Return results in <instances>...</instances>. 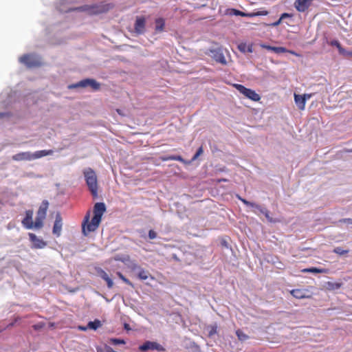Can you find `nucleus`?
<instances>
[{"instance_id": "26", "label": "nucleus", "mask_w": 352, "mask_h": 352, "mask_svg": "<svg viewBox=\"0 0 352 352\" xmlns=\"http://www.w3.org/2000/svg\"><path fill=\"white\" fill-rule=\"evenodd\" d=\"M161 159L162 161L175 160L181 162H184V159L180 155H168L166 157H162Z\"/></svg>"}, {"instance_id": "9", "label": "nucleus", "mask_w": 352, "mask_h": 352, "mask_svg": "<svg viewBox=\"0 0 352 352\" xmlns=\"http://www.w3.org/2000/svg\"><path fill=\"white\" fill-rule=\"evenodd\" d=\"M63 227V219L60 213L56 215L55 221L53 226L52 233L56 236H60Z\"/></svg>"}, {"instance_id": "4", "label": "nucleus", "mask_w": 352, "mask_h": 352, "mask_svg": "<svg viewBox=\"0 0 352 352\" xmlns=\"http://www.w3.org/2000/svg\"><path fill=\"white\" fill-rule=\"evenodd\" d=\"M90 87L94 91H98L100 88V84L93 78H85L75 84L69 85V89H74L78 87L85 88Z\"/></svg>"}, {"instance_id": "51", "label": "nucleus", "mask_w": 352, "mask_h": 352, "mask_svg": "<svg viewBox=\"0 0 352 352\" xmlns=\"http://www.w3.org/2000/svg\"><path fill=\"white\" fill-rule=\"evenodd\" d=\"M226 179H222L219 180V182H226Z\"/></svg>"}, {"instance_id": "52", "label": "nucleus", "mask_w": 352, "mask_h": 352, "mask_svg": "<svg viewBox=\"0 0 352 352\" xmlns=\"http://www.w3.org/2000/svg\"><path fill=\"white\" fill-rule=\"evenodd\" d=\"M117 112L120 114V109H117Z\"/></svg>"}, {"instance_id": "14", "label": "nucleus", "mask_w": 352, "mask_h": 352, "mask_svg": "<svg viewBox=\"0 0 352 352\" xmlns=\"http://www.w3.org/2000/svg\"><path fill=\"white\" fill-rule=\"evenodd\" d=\"M213 58L218 63L222 65H226L227 61L223 54L219 50H214L212 51Z\"/></svg>"}, {"instance_id": "42", "label": "nucleus", "mask_w": 352, "mask_h": 352, "mask_svg": "<svg viewBox=\"0 0 352 352\" xmlns=\"http://www.w3.org/2000/svg\"><path fill=\"white\" fill-rule=\"evenodd\" d=\"M78 329L80 331H87L89 329L88 324L87 326H78Z\"/></svg>"}, {"instance_id": "6", "label": "nucleus", "mask_w": 352, "mask_h": 352, "mask_svg": "<svg viewBox=\"0 0 352 352\" xmlns=\"http://www.w3.org/2000/svg\"><path fill=\"white\" fill-rule=\"evenodd\" d=\"M19 61L29 68L41 65L40 59L32 54H24L19 58Z\"/></svg>"}, {"instance_id": "7", "label": "nucleus", "mask_w": 352, "mask_h": 352, "mask_svg": "<svg viewBox=\"0 0 352 352\" xmlns=\"http://www.w3.org/2000/svg\"><path fill=\"white\" fill-rule=\"evenodd\" d=\"M139 350L141 352H145L148 350L164 351L165 349L164 346L156 342L146 341L143 344L139 346Z\"/></svg>"}, {"instance_id": "43", "label": "nucleus", "mask_w": 352, "mask_h": 352, "mask_svg": "<svg viewBox=\"0 0 352 352\" xmlns=\"http://www.w3.org/2000/svg\"><path fill=\"white\" fill-rule=\"evenodd\" d=\"M281 20L279 19L278 21H276V22L274 23H272V24H270V25H272V26H278L279 25L280 23H281Z\"/></svg>"}, {"instance_id": "27", "label": "nucleus", "mask_w": 352, "mask_h": 352, "mask_svg": "<svg viewBox=\"0 0 352 352\" xmlns=\"http://www.w3.org/2000/svg\"><path fill=\"white\" fill-rule=\"evenodd\" d=\"M342 285V284L341 283H333V282H327V289L329 290L338 289L341 287Z\"/></svg>"}, {"instance_id": "8", "label": "nucleus", "mask_w": 352, "mask_h": 352, "mask_svg": "<svg viewBox=\"0 0 352 352\" xmlns=\"http://www.w3.org/2000/svg\"><path fill=\"white\" fill-rule=\"evenodd\" d=\"M28 236L30 241L32 243V248L41 249L47 245V243L42 239L38 238L36 234L33 233H29Z\"/></svg>"}, {"instance_id": "1", "label": "nucleus", "mask_w": 352, "mask_h": 352, "mask_svg": "<svg viewBox=\"0 0 352 352\" xmlns=\"http://www.w3.org/2000/svg\"><path fill=\"white\" fill-rule=\"evenodd\" d=\"M105 211L106 206L104 203H96L94 206V217L91 222H89V212H87L82 223V232L85 236H87L90 232L97 230Z\"/></svg>"}, {"instance_id": "18", "label": "nucleus", "mask_w": 352, "mask_h": 352, "mask_svg": "<svg viewBox=\"0 0 352 352\" xmlns=\"http://www.w3.org/2000/svg\"><path fill=\"white\" fill-rule=\"evenodd\" d=\"M303 273H324L327 274L329 272V270L326 268H317V267H309V268H305L301 270Z\"/></svg>"}, {"instance_id": "38", "label": "nucleus", "mask_w": 352, "mask_h": 352, "mask_svg": "<svg viewBox=\"0 0 352 352\" xmlns=\"http://www.w3.org/2000/svg\"><path fill=\"white\" fill-rule=\"evenodd\" d=\"M203 152H204L203 147L200 146L197 149V151L196 153L195 154V155L193 156L192 160H195L196 159H197L198 157L200 156L203 153Z\"/></svg>"}, {"instance_id": "11", "label": "nucleus", "mask_w": 352, "mask_h": 352, "mask_svg": "<svg viewBox=\"0 0 352 352\" xmlns=\"http://www.w3.org/2000/svg\"><path fill=\"white\" fill-rule=\"evenodd\" d=\"M146 21L143 16H138L134 25L135 32L138 34H142L145 32Z\"/></svg>"}, {"instance_id": "10", "label": "nucleus", "mask_w": 352, "mask_h": 352, "mask_svg": "<svg viewBox=\"0 0 352 352\" xmlns=\"http://www.w3.org/2000/svg\"><path fill=\"white\" fill-rule=\"evenodd\" d=\"M312 1L313 0H296L294 7L298 12H304L310 7Z\"/></svg>"}, {"instance_id": "24", "label": "nucleus", "mask_w": 352, "mask_h": 352, "mask_svg": "<svg viewBox=\"0 0 352 352\" xmlns=\"http://www.w3.org/2000/svg\"><path fill=\"white\" fill-rule=\"evenodd\" d=\"M238 49L240 52L243 53L245 52H252V45H248L245 43H241L238 45Z\"/></svg>"}, {"instance_id": "48", "label": "nucleus", "mask_w": 352, "mask_h": 352, "mask_svg": "<svg viewBox=\"0 0 352 352\" xmlns=\"http://www.w3.org/2000/svg\"><path fill=\"white\" fill-rule=\"evenodd\" d=\"M290 54L294 55V56H300V55L298 54H297L296 52H294V51H288Z\"/></svg>"}, {"instance_id": "25", "label": "nucleus", "mask_w": 352, "mask_h": 352, "mask_svg": "<svg viewBox=\"0 0 352 352\" xmlns=\"http://www.w3.org/2000/svg\"><path fill=\"white\" fill-rule=\"evenodd\" d=\"M102 326L101 321L98 319H96L94 321H90L88 322V327L89 329L96 330L99 327Z\"/></svg>"}, {"instance_id": "40", "label": "nucleus", "mask_w": 352, "mask_h": 352, "mask_svg": "<svg viewBox=\"0 0 352 352\" xmlns=\"http://www.w3.org/2000/svg\"><path fill=\"white\" fill-rule=\"evenodd\" d=\"M148 237L150 239H154L157 237V233L154 230H150L148 231Z\"/></svg>"}, {"instance_id": "23", "label": "nucleus", "mask_w": 352, "mask_h": 352, "mask_svg": "<svg viewBox=\"0 0 352 352\" xmlns=\"http://www.w3.org/2000/svg\"><path fill=\"white\" fill-rule=\"evenodd\" d=\"M165 26V21L163 19L159 18L155 20V31L157 32H162Z\"/></svg>"}, {"instance_id": "20", "label": "nucleus", "mask_w": 352, "mask_h": 352, "mask_svg": "<svg viewBox=\"0 0 352 352\" xmlns=\"http://www.w3.org/2000/svg\"><path fill=\"white\" fill-rule=\"evenodd\" d=\"M54 151L53 150H41V151H37L35 153H33V157L34 160L38 159L41 157H43L46 155H52L53 154Z\"/></svg>"}, {"instance_id": "28", "label": "nucleus", "mask_w": 352, "mask_h": 352, "mask_svg": "<svg viewBox=\"0 0 352 352\" xmlns=\"http://www.w3.org/2000/svg\"><path fill=\"white\" fill-rule=\"evenodd\" d=\"M265 48H267L268 50H272L276 53H282L287 52V50L285 47H271V46H263Z\"/></svg>"}, {"instance_id": "13", "label": "nucleus", "mask_w": 352, "mask_h": 352, "mask_svg": "<svg viewBox=\"0 0 352 352\" xmlns=\"http://www.w3.org/2000/svg\"><path fill=\"white\" fill-rule=\"evenodd\" d=\"M33 211L32 210H27L25 212V217L22 220V224L26 229H32L33 228V221H32Z\"/></svg>"}, {"instance_id": "31", "label": "nucleus", "mask_w": 352, "mask_h": 352, "mask_svg": "<svg viewBox=\"0 0 352 352\" xmlns=\"http://www.w3.org/2000/svg\"><path fill=\"white\" fill-rule=\"evenodd\" d=\"M261 212H262L263 214H265V217L267 219V220L270 221V222H272V223H276L278 221L275 220V219H273L270 216V214H269V211L266 209H263L260 207V208H258Z\"/></svg>"}, {"instance_id": "12", "label": "nucleus", "mask_w": 352, "mask_h": 352, "mask_svg": "<svg viewBox=\"0 0 352 352\" xmlns=\"http://www.w3.org/2000/svg\"><path fill=\"white\" fill-rule=\"evenodd\" d=\"M12 159L14 161H31L34 160V157L32 153L26 151L12 155Z\"/></svg>"}, {"instance_id": "44", "label": "nucleus", "mask_w": 352, "mask_h": 352, "mask_svg": "<svg viewBox=\"0 0 352 352\" xmlns=\"http://www.w3.org/2000/svg\"><path fill=\"white\" fill-rule=\"evenodd\" d=\"M10 114L9 113H0V119L5 117H9Z\"/></svg>"}, {"instance_id": "30", "label": "nucleus", "mask_w": 352, "mask_h": 352, "mask_svg": "<svg viewBox=\"0 0 352 352\" xmlns=\"http://www.w3.org/2000/svg\"><path fill=\"white\" fill-rule=\"evenodd\" d=\"M116 274L126 285H128L132 287H134L133 284L128 278H126L121 272H118L116 273Z\"/></svg>"}, {"instance_id": "50", "label": "nucleus", "mask_w": 352, "mask_h": 352, "mask_svg": "<svg viewBox=\"0 0 352 352\" xmlns=\"http://www.w3.org/2000/svg\"><path fill=\"white\" fill-rule=\"evenodd\" d=\"M346 152L348 153H352V148L351 149H347L346 150Z\"/></svg>"}, {"instance_id": "49", "label": "nucleus", "mask_w": 352, "mask_h": 352, "mask_svg": "<svg viewBox=\"0 0 352 352\" xmlns=\"http://www.w3.org/2000/svg\"><path fill=\"white\" fill-rule=\"evenodd\" d=\"M344 221H349L352 223V220L350 219H344Z\"/></svg>"}, {"instance_id": "47", "label": "nucleus", "mask_w": 352, "mask_h": 352, "mask_svg": "<svg viewBox=\"0 0 352 352\" xmlns=\"http://www.w3.org/2000/svg\"><path fill=\"white\" fill-rule=\"evenodd\" d=\"M107 352H117V351H115L111 346H107Z\"/></svg>"}, {"instance_id": "29", "label": "nucleus", "mask_w": 352, "mask_h": 352, "mask_svg": "<svg viewBox=\"0 0 352 352\" xmlns=\"http://www.w3.org/2000/svg\"><path fill=\"white\" fill-rule=\"evenodd\" d=\"M149 275V272L143 269L140 270L138 274V276L140 280H146Z\"/></svg>"}, {"instance_id": "37", "label": "nucleus", "mask_w": 352, "mask_h": 352, "mask_svg": "<svg viewBox=\"0 0 352 352\" xmlns=\"http://www.w3.org/2000/svg\"><path fill=\"white\" fill-rule=\"evenodd\" d=\"M111 343L113 344H125V341L122 339L112 338L111 339Z\"/></svg>"}, {"instance_id": "22", "label": "nucleus", "mask_w": 352, "mask_h": 352, "mask_svg": "<svg viewBox=\"0 0 352 352\" xmlns=\"http://www.w3.org/2000/svg\"><path fill=\"white\" fill-rule=\"evenodd\" d=\"M228 13L230 15L250 17V13H245L234 8L228 9Z\"/></svg>"}, {"instance_id": "39", "label": "nucleus", "mask_w": 352, "mask_h": 352, "mask_svg": "<svg viewBox=\"0 0 352 352\" xmlns=\"http://www.w3.org/2000/svg\"><path fill=\"white\" fill-rule=\"evenodd\" d=\"M341 55H342L345 58H351L352 57V51H346L344 49V52H342Z\"/></svg>"}, {"instance_id": "5", "label": "nucleus", "mask_w": 352, "mask_h": 352, "mask_svg": "<svg viewBox=\"0 0 352 352\" xmlns=\"http://www.w3.org/2000/svg\"><path fill=\"white\" fill-rule=\"evenodd\" d=\"M233 86L243 95H244L246 98L250 100L258 102L261 99V96L259 94L256 93L254 90H252L249 88H246L245 86L241 84H234Z\"/></svg>"}, {"instance_id": "32", "label": "nucleus", "mask_w": 352, "mask_h": 352, "mask_svg": "<svg viewBox=\"0 0 352 352\" xmlns=\"http://www.w3.org/2000/svg\"><path fill=\"white\" fill-rule=\"evenodd\" d=\"M331 45L336 47L338 50L340 54H341L342 52H344V48L342 47L340 42L337 40L331 41Z\"/></svg>"}, {"instance_id": "33", "label": "nucleus", "mask_w": 352, "mask_h": 352, "mask_svg": "<svg viewBox=\"0 0 352 352\" xmlns=\"http://www.w3.org/2000/svg\"><path fill=\"white\" fill-rule=\"evenodd\" d=\"M236 334L239 338V340H241V341H244V340H246L248 339V336L246 335L245 333H244L241 330H237L236 331Z\"/></svg>"}, {"instance_id": "34", "label": "nucleus", "mask_w": 352, "mask_h": 352, "mask_svg": "<svg viewBox=\"0 0 352 352\" xmlns=\"http://www.w3.org/2000/svg\"><path fill=\"white\" fill-rule=\"evenodd\" d=\"M267 14H268V11L263 10V11H258L256 12L250 13V17H254V16H266Z\"/></svg>"}, {"instance_id": "3", "label": "nucleus", "mask_w": 352, "mask_h": 352, "mask_svg": "<svg viewBox=\"0 0 352 352\" xmlns=\"http://www.w3.org/2000/svg\"><path fill=\"white\" fill-rule=\"evenodd\" d=\"M113 8L112 3H100L98 4H94L91 6H86L82 8V10L87 12L89 14H100L109 12Z\"/></svg>"}, {"instance_id": "19", "label": "nucleus", "mask_w": 352, "mask_h": 352, "mask_svg": "<svg viewBox=\"0 0 352 352\" xmlns=\"http://www.w3.org/2000/svg\"><path fill=\"white\" fill-rule=\"evenodd\" d=\"M100 277L106 281L108 288L111 289L113 286V282L109 275L102 270L99 272Z\"/></svg>"}, {"instance_id": "45", "label": "nucleus", "mask_w": 352, "mask_h": 352, "mask_svg": "<svg viewBox=\"0 0 352 352\" xmlns=\"http://www.w3.org/2000/svg\"><path fill=\"white\" fill-rule=\"evenodd\" d=\"M43 325H42V324H35V325H34V328L35 329H40V328H42V327H43Z\"/></svg>"}, {"instance_id": "15", "label": "nucleus", "mask_w": 352, "mask_h": 352, "mask_svg": "<svg viewBox=\"0 0 352 352\" xmlns=\"http://www.w3.org/2000/svg\"><path fill=\"white\" fill-rule=\"evenodd\" d=\"M290 294L297 299L310 298L309 295L306 294V291L300 289H294L290 291Z\"/></svg>"}, {"instance_id": "16", "label": "nucleus", "mask_w": 352, "mask_h": 352, "mask_svg": "<svg viewBox=\"0 0 352 352\" xmlns=\"http://www.w3.org/2000/svg\"><path fill=\"white\" fill-rule=\"evenodd\" d=\"M295 102L300 110H304L305 108L306 98L302 95L294 94Z\"/></svg>"}, {"instance_id": "35", "label": "nucleus", "mask_w": 352, "mask_h": 352, "mask_svg": "<svg viewBox=\"0 0 352 352\" xmlns=\"http://www.w3.org/2000/svg\"><path fill=\"white\" fill-rule=\"evenodd\" d=\"M239 199L246 206H251V207H255L256 208H260V206L255 204L254 203H252L250 201H247L245 199H243L241 197H239Z\"/></svg>"}, {"instance_id": "21", "label": "nucleus", "mask_w": 352, "mask_h": 352, "mask_svg": "<svg viewBox=\"0 0 352 352\" xmlns=\"http://www.w3.org/2000/svg\"><path fill=\"white\" fill-rule=\"evenodd\" d=\"M45 219V217L36 214L35 221L33 223V228L38 230L42 228L43 226V221Z\"/></svg>"}, {"instance_id": "17", "label": "nucleus", "mask_w": 352, "mask_h": 352, "mask_svg": "<svg viewBox=\"0 0 352 352\" xmlns=\"http://www.w3.org/2000/svg\"><path fill=\"white\" fill-rule=\"evenodd\" d=\"M49 202L47 200H43L41 204L40 205L36 214L46 217Z\"/></svg>"}, {"instance_id": "46", "label": "nucleus", "mask_w": 352, "mask_h": 352, "mask_svg": "<svg viewBox=\"0 0 352 352\" xmlns=\"http://www.w3.org/2000/svg\"><path fill=\"white\" fill-rule=\"evenodd\" d=\"M302 96L306 98V100H309L311 97V94H304V95H302Z\"/></svg>"}, {"instance_id": "41", "label": "nucleus", "mask_w": 352, "mask_h": 352, "mask_svg": "<svg viewBox=\"0 0 352 352\" xmlns=\"http://www.w3.org/2000/svg\"><path fill=\"white\" fill-rule=\"evenodd\" d=\"M289 17H291V15L288 13H283L281 14L280 17V19L282 21L283 19H285V18H289Z\"/></svg>"}, {"instance_id": "2", "label": "nucleus", "mask_w": 352, "mask_h": 352, "mask_svg": "<svg viewBox=\"0 0 352 352\" xmlns=\"http://www.w3.org/2000/svg\"><path fill=\"white\" fill-rule=\"evenodd\" d=\"M83 175L85 176L86 184L92 196L94 198L97 197L98 179L95 171L91 168H87L83 170Z\"/></svg>"}, {"instance_id": "36", "label": "nucleus", "mask_w": 352, "mask_h": 352, "mask_svg": "<svg viewBox=\"0 0 352 352\" xmlns=\"http://www.w3.org/2000/svg\"><path fill=\"white\" fill-rule=\"evenodd\" d=\"M333 252L339 255H344L347 254L349 250H343L341 247H337L333 250Z\"/></svg>"}]
</instances>
